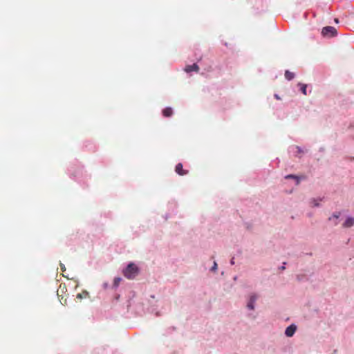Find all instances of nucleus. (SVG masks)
I'll use <instances>...</instances> for the list:
<instances>
[{"mask_svg":"<svg viewBox=\"0 0 354 354\" xmlns=\"http://www.w3.org/2000/svg\"><path fill=\"white\" fill-rule=\"evenodd\" d=\"M226 69V66L213 61L207 62L203 60L201 56V76L206 78H214L221 75Z\"/></svg>","mask_w":354,"mask_h":354,"instance_id":"nucleus-1","label":"nucleus"},{"mask_svg":"<svg viewBox=\"0 0 354 354\" xmlns=\"http://www.w3.org/2000/svg\"><path fill=\"white\" fill-rule=\"evenodd\" d=\"M138 273L139 268L133 263H130L128 264L126 268L123 270L124 276L129 279H134L138 274Z\"/></svg>","mask_w":354,"mask_h":354,"instance_id":"nucleus-2","label":"nucleus"},{"mask_svg":"<svg viewBox=\"0 0 354 354\" xmlns=\"http://www.w3.org/2000/svg\"><path fill=\"white\" fill-rule=\"evenodd\" d=\"M321 35L324 38H333L337 36L338 32L334 26H326L322 28Z\"/></svg>","mask_w":354,"mask_h":354,"instance_id":"nucleus-3","label":"nucleus"},{"mask_svg":"<svg viewBox=\"0 0 354 354\" xmlns=\"http://www.w3.org/2000/svg\"><path fill=\"white\" fill-rule=\"evenodd\" d=\"M306 175H300L297 174H288L284 176V179L286 180H293L295 181V184L296 185H299L301 180L306 179Z\"/></svg>","mask_w":354,"mask_h":354,"instance_id":"nucleus-4","label":"nucleus"},{"mask_svg":"<svg viewBox=\"0 0 354 354\" xmlns=\"http://www.w3.org/2000/svg\"><path fill=\"white\" fill-rule=\"evenodd\" d=\"M297 86L299 92L304 95H307L308 93H311V89L309 91H308V87L312 88V86L310 84H305L303 82H298Z\"/></svg>","mask_w":354,"mask_h":354,"instance_id":"nucleus-5","label":"nucleus"},{"mask_svg":"<svg viewBox=\"0 0 354 354\" xmlns=\"http://www.w3.org/2000/svg\"><path fill=\"white\" fill-rule=\"evenodd\" d=\"M354 225V216L348 214L345 217V220L342 223V227L350 228Z\"/></svg>","mask_w":354,"mask_h":354,"instance_id":"nucleus-6","label":"nucleus"},{"mask_svg":"<svg viewBox=\"0 0 354 354\" xmlns=\"http://www.w3.org/2000/svg\"><path fill=\"white\" fill-rule=\"evenodd\" d=\"M295 149V151H293L294 156L296 158H301L300 154L304 153V149L302 147L298 146V145H292L288 148V151L290 152L291 150Z\"/></svg>","mask_w":354,"mask_h":354,"instance_id":"nucleus-7","label":"nucleus"},{"mask_svg":"<svg viewBox=\"0 0 354 354\" xmlns=\"http://www.w3.org/2000/svg\"><path fill=\"white\" fill-rule=\"evenodd\" d=\"M313 276V273H312L311 274L302 273V274H297L296 278H297V280L299 282H305V281H308L311 280V278Z\"/></svg>","mask_w":354,"mask_h":354,"instance_id":"nucleus-8","label":"nucleus"},{"mask_svg":"<svg viewBox=\"0 0 354 354\" xmlns=\"http://www.w3.org/2000/svg\"><path fill=\"white\" fill-rule=\"evenodd\" d=\"M324 199V197L312 198L310 201V203L313 207H320V202Z\"/></svg>","mask_w":354,"mask_h":354,"instance_id":"nucleus-9","label":"nucleus"},{"mask_svg":"<svg viewBox=\"0 0 354 354\" xmlns=\"http://www.w3.org/2000/svg\"><path fill=\"white\" fill-rule=\"evenodd\" d=\"M296 330H297V326L295 324H291L286 328V329L285 330V335L289 337H292L295 334Z\"/></svg>","mask_w":354,"mask_h":354,"instance_id":"nucleus-10","label":"nucleus"},{"mask_svg":"<svg viewBox=\"0 0 354 354\" xmlns=\"http://www.w3.org/2000/svg\"><path fill=\"white\" fill-rule=\"evenodd\" d=\"M341 214V212H334L331 216L328 217V221H332V219H334V225H337L339 223V218H340Z\"/></svg>","mask_w":354,"mask_h":354,"instance_id":"nucleus-11","label":"nucleus"},{"mask_svg":"<svg viewBox=\"0 0 354 354\" xmlns=\"http://www.w3.org/2000/svg\"><path fill=\"white\" fill-rule=\"evenodd\" d=\"M284 76H285V79L287 81L290 82L295 77L296 74L294 72H292V71L286 69L284 71Z\"/></svg>","mask_w":354,"mask_h":354,"instance_id":"nucleus-12","label":"nucleus"},{"mask_svg":"<svg viewBox=\"0 0 354 354\" xmlns=\"http://www.w3.org/2000/svg\"><path fill=\"white\" fill-rule=\"evenodd\" d=\"M175 171L178 174H179L180 176H183V175H185L187 174V171L183 170V165L181 163H178L176 165Z\"/></svg>","mask_w":354,"mask_h":354,"instance_id":"nucleus-13","label":"nucleus"},{"mask_svg":"<svg viewBox=\"0 0 354 354\" xmlns=\"http://www.w3.org/2000/svg\"><path fill=\"white\" fill-rule=\"evenodd\" d=\"M198 70V66L197 64H196V63L192 65L187 66L185 68V71L187 73H190L192 71L197 72Z\"/></svg>","mask_w":354,"mask_h":354,"instance_id":"nucleus-14","label":"nucleus"},{"mask_svg":"<svg viewBox=\"0 0 354 354\" xmlns=\"http://www.w3.org/2000/svg\"><path fill=\"white\" fill-rule=\"evenodd\" d=\"M230 102H228V100L226 98H222L220 102L221 106H222V109L223 110L227 109L230 108Z\"/></svg>","mask_w":354,"mask_h":354,"instance_id":"nucleus-15","label":"nucleus"},{"mask_svg":"<svg viewBox=\"0 0 354 354\" xmlns=\"http://www.w3.org/2000/svg\"><path fill=\"white\" fill-rule=\"evenodd\" d=\"M243 224L248 231H252L253 229V222L252 221H247L243 219Z\"/></svg>","mask_w":354,"mask_h":354,"instance_id":"nucleus-16","label":"nucleus"},{"mask_svg":"<svg viewBox=\"0 0 354 354\" xmlns=\"http://www.w3.org/2000/svg\"><path fill=\"white\" fill-rule=\"evenodd\" d=\"M173 114V110L171 107H167L162 110V115L165 117H170Z\"/></svg>","mask_w":354,"mask_h":354,"instance_id":"nucleus-17","label":"nucleus"},{"mask_svg":"<svg viewBox=\"0 0 354 354\" xmlns=\"http://www.w3.org/2000/svg\"><path fill=\"white\" fill-rule=\"evenodd\" d=\"M255 300H256L255 296H252L250 297V301L248 304V308H250V310L254 309V303Z\"/></svg>","mask_w":354,"mask_h":354,"instance_id":"nucleus-18","label":"nucleus"},{"mask_svg":"<svg viewBox=\"0 0 354 354\" xmlns=\"http://www.w3.org/2000/svg\"><path fill=\"white\" fill-rule=\"evenodd\" d=\"M88 295V292L86 290H83L82 293H78L77 295V298L81 299L82 298H86Z\"/></svg>","mask_w":354,"mask_h":354,"instance_id":"nucleus-19","label":"nucleus"},{"mask_svg":"<svg viewBox=\"0 0 354 354\" xmlns=\"http://www.w3.org/2000/svg\"><path fill=\"white\" fill-rule=\"evenodd\" d=\"M218 270V264L216 261L213 262V265L209 268V270L215 272Z\"/></svg>","mask_w":354,"mask_h":354,"instance_id":"nucleus-20","label":"nucleus"},{"mask_svg":"<svg viewBox=\"0 0 354 354\" xmlns=\"http://www.w3.org/2000/svg\"><path fill=\"white\" fill-rule=\"evenodd\" d=\"M288 263L286 261L282 262L281 265L278 267V270L280 271H283L286 269V266Z\"/></svg>","mask_w":354,"mask_h":354,"instance_id":"nucleus-21","label":"nucleus"},{"mask_svg":"<svg viewBox=\"0 0 354 354\" xmlns=\"http://www.w3.org/2000/svg\"><path fill=\"white\" fill-rule=\"evenodd\" d=\"M122 281V279L120 277H116L114 279L113 281V286H118L120 285V281Z\"/></svg>","mask_w":354,"mask_h":354,"instance_id":"nucleus-22","label":"nucleus"},{"mask_svg":"<svg viewBox=\"0 0 354 354\" xmlns=\"http://www.w3.org/2000/svg\"><path fill=\"white\" fill-rule=\"evenodd\" d=\"M230 264L231 266H234L235 264V258H234V257H232L231 259L230 260Z\"/></svg>","mask_w":354,"mask_h":354,"instance_id":"nucleus-23","label":"nucleus"},{"mask_svg":"<svg viewBox=\"0 0 354 354\" xmlns=\"http://www.w3.org/2000/svg\"><path fill=\"white\" fill-rule=\"evenodd\" d=\"M274 99H276L277 100H281V98L280 97V95L278 94V93H274Z\"/></svg>","mask_w":354,"mask_h":354,"instance_id":"nucleus-24","label":"nucleus"},{"mask_svg":"<svg viewBox=\"0 0 354 354\" xmlns=\"http://www.w3.org/2000/svg\"><path fill=\"white\" fill-rule=\"evenodd\" d=\"M348 129H351V130H354V122H351L349 126H348Z\"/></svg>","mask_w":354,"mask_h":354,"instance_id":"nucleus-25","label":"nucleus"},{"mask_svg":"<svg viewBox=\"0 0 354 354\" xmlns=\"http://www.w3.org/2000/svg\"><path fill=\"white\" fill-rule=\"evenodd\" d=\"M325 151L324 147H320L319 149V152L324 153Z\"/></svg>","mask_w":354,"mask_h":354,"instance_id":"nucleus-26","label":"nucleus"},{"mask_svg":"<svg viewBox=\"0 0 354 354\" xmlns=\"http://www.w3.org/2000/svg\"><path fill=\"white\" fill-rule=\"evenodd\" d=\"M334 22H335V24H339V19L338 18H337V17H336V18H335V19H334Z\"/></svg>","mask_w":354,"mask_h":354,"instance_id":"nucleus-27","label":"nucleus"},{"mask_svg":"<svg viewBox=\"0 0 354 354\" xmlns=\"http://www.w3.org/2000/svg\"><path fill=\"white\" fill-rule=\"evenodd\" d=\"M305 255H308V256H313V253L312 252H307V253H303Z\"/></svg>","mask_w":354,"mask_h":354,"instance_id":"nucleus-28","label":"nucleus"},{"mask_svg":"<svg viewBox=\"0 0 354 354\" xmlns=\"http://www.w3.org/2000/svg\"><path fill=\"white\" fill-rule=\"evenodd\" d=\"M62 286H63V288H66V284L64 283H62L59 286V288H62Z\"/></svg>","mask_w":354,"mask_h":354,"instance_id":"nucleus-29","label":"nucleus"},{"mask_svg":"<svg viewBox=\"0 0 354 354\" xmlns=\"http://www.w3.org/2000/svg\"><path fill=\"white\" fill-rule=\"evenodd\" d=\"M73 283H74L73 286H75V288H77L78 283L75 281H74Z\"/></svg>","mask_w":354,"mask_h":354,"instance_id":"nucleus-30","label":"nucleus"},{"mask_svg":"<svg viewBox=\"0 0 354 354\" xmlns=\"http://www.w3.org/2000/svg\"><path fill=\"white\" fill-rule=\"evenodd\" d=\"M237 279H238V276H237V275L234 276L233 279H234V281H236V280H237Z\"/></svg>","mask_w":354,"mask_h":354,"instance_id":"nucleus-31","label":"nucleus"},{"mask_svg":"<svg viewBox=\"0 0 354 354\" xmlns=\"http://www.w3.org/2000/svg\"><path fill=\"white\" fill-rule=\"evenodd\" d=\"M222 44H223L224 46H227H227H228L227 42H225H225H222Z\"/></svg>","mask_w":354,"mask_h":354,"instance_id":"nucleus-32","label":"nucleus"},{"mask_svg":"<svg viewBox=\"0 0 354 354\" xmlns=\"http://www.w3.org/2000/svg\"><path fill=\"white\" fill-rule=\"evenodd\" d=\"M61 269H62V272H64V271H65V270H66V268H65L64 267H62V268H61Z\"/></svg>","mask_w":354,"mask_h":354,"instance_id":"nucleus-33","label":"nucleus"},{"mask_svg":"<svg viewBox=\"0 0 354 354\" xmlns=\"http://www.w3.org/2000/svg\"><path fill=\"white\" fill-rule=\"evenodd\" d=\"M237 253H238L239 254H241V250H238Z\"/></svg>","mask_w":354,"mask_h":354,"instance_id":"nucleus-34","label":"nucleus"},{"mask_svg":"<svg viewBox=\"0 0 354 354\" xmlns=\"http://www.w3.org/2000/svg\"><path fill=\"white\" fill-rule=\"evenodd\" d=\"M57 296H59V289H57Z\"/></svg>","mask_w":354,"mask_h":354,"instance_id":"nucleus-35","label":"nucleus"},{"mask_svg":"<svg viewBox=\"0 0 354 354\" xmlns=\"http://www.w3.org/2000/svg\"><path fill=\"white\" fill-rule=\"evenodd\" d=\"M297 120V116H295L294 118H293V120L294 121H296Z\"/></svg>","mask_w":354,"mask_h":354,"instance_id":"nucleus-36","label":"nucleus"},{"mask_svg":"<svg viewBox=\"0 0 354 354\" xmlns=\"http://www.w3.org/2000/svg\"><path fill=\"white\" fill-rule=\"evenodd\" d=\"M350 159H351V160H354V156H352V157H351V158H350Z\"/></svg>","mask_w":354,"mask_h":354,"instance_id":"nucleus-37","label":"nucleus"},{"mask_svg":"<svg viewBox=\"0 0 354 354\" xmlns=\"http://www.w3.org/2000/svg\"><path fill=\"white\" fill-rule=\"evenodd\" d=\"M277 160L278 161V162H280V160H279V158H277Z\"/></svg>","mask_w":354,"mask_h":354,"instance_id":"nucleus-38","label":"nucleus"},{"mask_svg":"<svg viewBox=\"0 0 354 354\" xmlns=\"http://www.w3.org/2000/svg\"><path fill=\"white\" fill-rule=\"evenodd\" d=\"M246 203H248V202H250L248 200H245V201Z\"/></svg>","mask_w":354,"mask_h":354,"instance_id":"nucleus-39","label":"nucleus"}]
</instances>
